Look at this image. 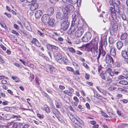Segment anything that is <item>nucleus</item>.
Here are the masks:
<instances>
[{
  "instance_id": "obj_1",
  "label": "nucleus",
  "mask_w": 128,
  "mask_h": 128,
  "mask_svg": "<svg viewBox=\"0 0 128 128\" xmlns=\"http://www.w3.org/2000/svg\"><path fill=\"white\" fill-rule=\"evenodd\" d=\"M54 56L56 60L60 64H62L63 62H66V58H62L61 54L58 52H55L54 53Z\"/></svg>"
},
{
  "instance_id": "obj_2",
  "label": "nucleus",
  "mask_w": 128,
  "mask_h": 128,
  "mask_svg": "<svg viewBox=\"0 0 128 128\" xmlns=\"http://www.w3.org/2000/svg\"><path fill=\"white\" fill-rule=\"evenodd\" d=\"M93 45L91 46V51L94 53H96V54L98 53L97 50L98 48L97 46L96 45L97 42L96 40H93Z\"/></svg>"
},
{
  "instance_id": "obj_3",
  "label": "nucleus",
  "mask_w": 128,
  "mask_h": 128,
  "mask_svg": "<svg viewBox=\"0 0 128 128\" xmlns=\"http://www.w3.org/2000/svg\"><path fill=\"white\" fill-rule=\"evenodd\" d=\"M50 16L48 14H44L42 16V20L43 23H46L50 18Z\"/></svg>"
},
{
  "instance_id": "obj_4",
  "label": "nucleus",
  "mask_w": 128,
  "mask_h": 128,
  "mask_svg": "<svg viewBox=\"0 0 128 128\" xmlns=\"http://www.w3.org/2000/svg\"><path fill=\"white\" fill-rule=\"evenodd\" d=\"M93 40H91L89 43L85 44L86 48L85 50L86 51L90 52L91 51V46L93 45Z\"/></svg>"
},
{
  "instance_id": "obj_5",
  "label": "nucleus",
  "mask_w": 128,
  "mask_h": 128,
  "mask_svg": "<svg viewBox=\"0 0 128 128\" xmlns=\"http://www.w3.org/2000/svg\"><path fill=\"white\" fill-rule=\"evenodd\" d=\"M83 32V30L81 27L78 28L77 30L76 31V35L78 37L81 36Z\"/></svg>"
},
{
  "instance_id": "obj_6",
  "label": "nucleus",
  "mask_w": 128,
  "mask_h": 128,
  "mask_svg": "<svg viewBox=\"0 0 128 128\" xmlns=\"http://www.w3.org/2000/svg\"><path fill=\"white\" fill-rule=\"evenodd\" d=\"M111 24L112 26V27L111 29V31H112L114 32L116 30L118 29V25L117 24L116 22L113 21L111 23Z\"/></svg>"
},
{
  "instance_id": "obj_7",
  "label": "nucleus",
  "mask_w": 128,
  "mask_h": 128,
  "mask_svg": "<svg viewBox=\"0 0 128 128\" xmlns=\"http://www.w3.org/2000/svg\"><path fill=\"white\" fill-rule=\"evenodd\" d=\"M38 7V4L36 2L32 3L31 4L30 9L32 11H34L37 9Z\"/></svg>"
},
{
  "instance_id": "obj_8",
  "label": "nucleus",
  "mask_w": 128,
  "mask_h": 128,
  "mask_svg": "<svg viewBox=\"0 0 128 128\" xmlns=\"http://www.w3.org/2000/svg\"><path fill=\"white\" fill-rule=\"evenodd\" d=\"M105 60L106 62L109 64L111 62H113V59L110 56L108 55H106L105 57Z\"/></svg>"
},
{
  "instance_id": "obj_9",
  "label": "nucleus",
  "mask_w": 128,
  "mask_h": 128,
  "mask_svg": "<svg viewBox=\"0 0 128 128\" xmlns=\"http://www.w3.org/2000/svg\"><path fill=\"white\" fill-rule=\"evenodd\" d=\"M92 37V35L91 33L90 32L86 33V35L82 38V39H84L85 40H90V39Z\"/></svg>"
},
{
  "instance_id": "obj_10",
  "label": "nucleus",
  "mask_w": 128,
  "mask_h": 128,
  "mask_svg": "<svg viewBox=\"0 0 128 128\" xmlns=\"http://www.w3.org/2000/svg\"><path fill=\"white\" fill-rule=\"evenodd\" d=\"M42 12L41 10H39L36 12L35 14V16L36 18H40L42 14Z\"/></svg>"
},
{
  "instance_id": "obj_11",
  "label": "nucleus",
  "mask_w": 128,
  "mask_h": 128,
  "mask_svg": "<svg viewBox=\"0 0 128 128\" xmlns=\"http://www.w3.org/2000/svg\"><path fill=\"white\" fill-rule=\"evenodd\" d=\"M62 10L64 14V16L65 18L66 19H68V12L67 10L64 8H62Z\"/></svg>"
},
{
  "instance_id": "obj_12",
  "label": "nucleus",
  "mask_w": 128,
  "mask_h": 128,
  "mask_svg": "<svg viewBox=\"0 0 128 128\" xmlns=\"http://www.w3.org/2000/svg\"><path fill=\"white\" fill-rule=\"evenodd\" d=\"M128 52L125 50H122V57L126 59H128Z\"/></svg>"
},
{
  "instance_id": "obj_13",
  "label": "nucleus",
  "mask_w": 128,
  "mask_h": 128,
  "mask_svg": "<svg viewBox=\"0 0 128 128\" xmlns=\"http://www.w3.org/2000/svg\"><path fill=\"white\" fill-rule=\"evenodd\" d=\"M56 18L58 20H62L64 18L62 14L60 12H57L56 15Z\"/></svg>"
},
{
  "instance_id": "obj_14",
  "label": "nucleus",
  "mask_w": 128,
  "mask_h": 128,
  "mask_svg": "<svg viewBox=\"0 0 128 128\" xmlns=\"http://www.w3.org/2000/svg\"><path fill=\"white\" fill-rule=\"evenodd\" d=\"M110 54L112 56H114L116 55V52L115 48L114 47L112 46L110 48Z\"/></svg>"
},
{
  "instance_id": "obj_15",
  "label": "nucleus",
  "mask_w": 128,
  "mask_h": 128,
  "mask_svg": "<svg viewBox=\"0 0 128 128\" xmlns=\"http://www.w3.org/2000/svg\"><path fill=\"white\" fill-rule=\"evenodd\" d=\"M48 12L49 15H51L53 14L54 12V9L52 7H50L48 8Z\"/></svg>"
},
{
  "instance_id": "obj_16",
  "label": "nucleus",
  "mask_w": 128,
  "mask_h": 128,
  "mask_svg": "<svg viewBox=\"0 0 128 128\" xmlns=\"http://www.w3.org/2000/svg\"><path fill=\"white\" fill-rule=\"evenodd\" d=\"M48 20L47 23L50 26L53 25L55 22V20L54 19L50 18H49Z\"/></svg>"
},
{
  "instance_id": "obj_17",
  "label": "nucleus",
  "mask_w": 128,
  "mask_h": 128,
  "mask_svg": "<svg viewBox=\"0 0 128 128\" xmlns=\"http://www.w3.org/2000/svg\"><path fill=\"white\" fill-rule=\"evenodd\" d=\"M22 124L20 123H15L13 125L12 128H20Z\"/></svg>"
},
{
  "instance_id": "obj_18",
  "label": "nucleus",
  "mask_w": 128,
  "mask_h": 128,
  "mask_svg": "<svg viewBox=\"0 0 128 128\" xmlns=\"http://www.w3.org/2000/svg\"><path fill=\"white\" fill-rule=\"evenodd\" d=\"M117 47L118 49L120 50L123 45V42L121 41H119L116 43Z\"/></svg>"
},
{
  "instance_id": "obj_19",
  "label": "nucleus",
  "mask_w": 128,
  "mask_h": 128,
  "mask_svg": "<svg viewBox=\"0 0 128 128\" xmlns=\"http://www.w3.org/2000/svg\"><path fill=\"white\" fill-rule=\"evenodd\" d=\"M77 28V26L75 24H72L70 30H69L70 31V32L71 33L74 32L76 30Z\"/></svg>"
},
{
  "instance_id": "obj_20",
  "label": "nucleus",
  "mask_w": 128,
  "mask_h": 128,
  "mask_svg": "<svg viewBox=\"0 0 128 128\" xmlns=\"http://www.w3.org/2000/svg\"><path fill=\"white\" fill-rule=\"evenodd\" d=\"M105 73H109V75L112 76H113L114 75V73L112 71V69L110 68H108L106 70Z\"/></svg>"
},
{
  "instance_id": "obj_21",
  "label": "nucleus",
  "mask_w": 128,
  "mask_h": 128,
  "mask_svg": "<svg viewBox=\"0 0 128 128\" xmlns=\"http://www.w3.org/2000/svg\"><path fill=\"white\" fill-rule=\"evenodd\" d=\"M99 53L100 54H102V56L103 57L106 54V53L103 50L102 46H100V48H99Z\"/></svg>"
},
{
  "instance_id": "obj_22",
  "label": "nucleus",
  "mask_w": 128,
  "mask_h": 128,
  "mask_svg": "<svg viewBox=\"0 0 128 128\" xmlns=\"http://www.w3.org/2000/svg\"><path fill=\"white\" fill-rule=\"evenodd\" d=\"M106 73L104 72V71H102L100 74V76L101 78L103 80H105L106 79L105 76L106 75Z\"/></svg>"
},
{
  "instance_id": "obj_23",
  "label": "nucleus",
  "mask_w": 128,
  "mask_h": 128,
  "mask_svg": "<svg viewBox=\"0 0 128 128\" xmlns=\"http://www.w3.org/2000/svg\"><path fill=\"white\" fill-rule=\"evenodd\" d=\"M67 8L69 12H72L74 10V6L72 5H69L67 6Z\"/></svg>"
},
{
  "instance_id": "obj_24",
  "label": "nucleus",
  "mask_w": 128,
  "mask_h": 128,
  "mask_svg": "<svg viewBox=\"0 0 128 128\" xmlns=\"http://www.w3.org/2000/svg\"><path fill=\"white\" fill-rule=\"evenodd\" d=\"M50 73H52L55 70V68L53 66H49L48 67Z\"/></svg>"
},
{
  "instance_id": "obj_25",
  "label": "nucleus",
  "mask_w": 128,
  "mask_h": 128,
  "mask_svg": "<svg viewBox=\"0 0 128 128\" xmlns=\"http://www.w3.org/2000/svg\"><path fill=\"white\" fill-rule=\"evenodd\" d=\"M128 34L126 33H124L121 36L120 38L122 40H124L127 38Z\"/></svg>"
},
{
  "instance_id": "obj_26",
  "label": "nucleus",
  "mask_w": 128,
  "mask_h": 128,
  "mask_svg": "<svg viewBox=\"0 0 128 128\" xmlns=\"http://www.w3.org/2000/svg\"><path fill=\"white\" fill-rule=\"evenodd\" d=\"M21 117L19 115H13L12 116L11 118H16V120H20V118Z\"/></svg>"
},
{
  "instance_id": "obj_27",
  "label": "nucleus",
  "mask_w": 128,
  "mask_h": 128,
  "mask_svg": "<svg viewBox=\"0 0 128 128\" xmlns=\"http://www.w3.org/2000/svg\"><path fill=\"white\" fill-rule=\"evenodd\" d=\"M69 25V23H67V24H66V26H64V25L63 24L62 26H61V28L62 29H63L64 30H66L68 28Z\"/></svg>"
},
{
  "instance_id": "obj_28",
  "label": "nucleus",
  "mask_w": 128,
  "mask_h": 128,
  "mask_svg": "<svg viewBox=\"0 0 128 128\" xmlns=\"http://www.w3.org/2000/svg\"><path fill=\"white\" fill-rule=\"evenodd\" d=\"M96 88L100 92H101L102 93V94H104V92H106L105 90H104L103 89H101L99 86H96Z\"/></svg>"
},
{
  "instance_id": "obj_29",
  "label": "nucleus",
  "mask_w": 128,
  "mask_h": 128,
  "mask_svg": "<svg viewBox=\"0 0 128 128\" xmlns=\"http://www.w3.org/2000/svg\"><path fill=\"white\" fill-rule=\"evenodd\" d=\"M100 43L101 44L102 46H104L105 47L107 45V42L106 40H101Z\"/></svg>"
},
{
  "instance_id": "obj_30",
  "label": "nucleus",
  "mask_w": 128,
  "mask_h": 128,
  "mask_svg": "<svg viewBox=\"0 0 128 128\" xmlns=\"http://www.w3.org/2000/svg\"><path fill=\"white\" fill-rule=\"evenodd\" d=\"M112 16L113 20L116 19L117 18L116 15V11L114 12L111 13Z\"/></svg>"
},
{
  "instance_id": "obj_31",
  "label": "nucleus",
  "mask_w": 128,
  "mask_h": 128,
  "mask_svg": "<svg viewBox=\"0 0 128 128\" xmlns=\"http://www.w3.org/2000/svg\"><path fill=\"white\" fill-rule=\"evenodd\" d=\"M118 83L120 84L124 85H126L128 84V82L127 81L124 80H122L119 81Z\"/></svg>"
},
{
  "instance_id": "obj_32",
  "label": "nucleus",
  "mask_w": 128,
  "mask_h": 128,
  "mask_svg": "<svg viewBox=\"0 0 128 128\" xmlns=\"http://www.w3.org/2000/svg\"><path fill=\"white\" fill-rule=\"evenodd\" d=\"M69 3L71 4H76L78 2V0H69Z\"/></svg>"
},
{
  "instance_id": "obj_33",
  "label": "nucleus",
  "mask_w": 128,
  "mask_h": 128,
  "mask_svg": "<svg viewBox=\"0 0 128 128\" xmlns=\"http://www.w3.org/2000/svg\"><path fill=\"white\" fill-rule=\"evenodd\" d=\"M128 124H121L119 126L120 128H125L126 127H127Z\"/></svg>"
},
{
  "instance_id": "obj_34",
  "label": "nucleus",
  "mask_w": 128,
  "mask_h": 128,
  "mask_svg": "<svg viewBox=\"0 0 128 128\" xmlns=\"http://www.w3.org/2000/svg\"><path fill=\"white\" fill-rule=\"evenodd\" d=\"M52 45L49 44H46V46L47 49L50 50H52Z\"/></svg>"
},
{
  "instance_id": "obj_35",
  "label": "nucleus",
  "mask_w": 128,
  "mask_h": 128,
  "mask_svg": "<svg viewBox=\"0 0 128 128\" xmlns=\"http://www.w3.org/2000/svg\"><path fill=\"white\" fill-rule=\"evenodd\" d=\"M68 19L66 20L65 19V20L62 23V24H61V26H62V25H64V26H66V24H67V23H69L68 22Z\"/></svg>"
},
{
  "instance_id": "obj_36",
  "label": "nucleus",
  "mask_w": 128,
  "mask_h": 128,
  "mask_svg": "<svg viewBox=\"0 0 128 128\" xmlns=\"http://www.w3.org/2000/svg\"><path fill=\"white\" fill-rule=\"evenodd\" d=\"M96 97L97 98L100 100H102L104 98L102 96L98 94H97L96 95Z\"/></svg>"
},
{
  "instance_id": "obj_37",
  "label": "nucleus",
  "mask_w": 128,
  "mask_h": 128,
  "mask_svg": "<svg viewBox=\"0 0 128 128\" xmlns=\"http://www.w3.org/2000/svg\"><path fill=\"white\" fill-rule=\"evenodd\" d=\"M69 51L71 52L72 53H74L76 51L75 50L72 48H68Z\"/></svg>"
},
{
  "instance_id": "obj_38",
  "label": "nucleus",
  "mask_w": 128,
  "mask_h": 128,
  "mask_svg": "<svg viewBox=\"0 0 128 128\" xmlns=\"http://www.w3.org/2000/svg\"><path fill=\"white\" fill-rule=\"evenodd\" d=\"M114 3L118 6L120 4V2L119 0H114Z\"/></svg>"
},
{
  "instance_id": "obj_39",
  "label": "nucleus",
  "mask_w": 128,
  "mask_h": 128,
  "mask_svg": "<svg viewBox=\"0 0 128 128\" xmlns=\"http://www.w3.org/2000/svg\"><path fill=\"white\" fill-rule=\"evenodd\" d=\"M110 11L111 13L114 12L115 11L114 8L113 6H111L110 7Z\"/></svg>"
},
{
  "instance_id": "obj_40",
  "label": "nucleus",
  "mask_w": 128,
  "mask_h": 128,
  "mask_svg": "<svg viewBox=\"0 0 128 128\" xmlns=\"http://www.w3.org/2000/svg\"><path fill=\"white\" fill-rule=\"evenodd\" d=\"M0 62L4 64L5 62L4 60L2 58V56L0 55Z\"/></svg>"
},
{
  "instance_id": "obj_41",
  "label": "nucleus",
  "mask_w": 128,
  "mask_h": 128,
  "mask_svg": "<svg viewBox=\"0 0 128 128\" xmlns=\"http://www.w3.org/2000/svg\"><path fill=\"white\" fill-rule=\"evenodd\" d=\"M66 69L68 70L74 72V69L71 67H67L66 68Z\"/></svg>"
},
{
  "instance_id": "obj_42",
  "label": "nucleus",
  "mask_w": 128,
  "mask_h": 128,
  "mask_svg": "<svg viewBox=\"0 0 128 128\" xmlns=\"http://www.w3.org/2000/svg\"><path fill=\"white\" fill-rule=\"evenodd\" d=\"M118 6L119 8H120L121 9H122V10H123L124 8V5L122 4H120L119 5H118Z\"/></svg>"
},
{
  "instance_id": "obj_43",
  "label": "nucleus",
  "mask_w": 128,
  "mask_h": 128,
  "mask_svg": "<svg viewBox=\"0 0 128 128\" xmlns=\"http://www.w3.org/2000/svg\"><path fill=\"white\" fill-rule=\"evenodd\" d=\"M35 44L38 47H40L41 45L40 43L38 42V40H35Z\"/></svg>"
},
{
  "instance_id": "obj_44",
  "label": "nucleus",
  "mask_w": 128,
  "mask_h": 128,
  "mask_svg": "<svg viewBox=\"0 0 128 128\" xmlns=\"http://www.w3.org/2000/svg\"><path fill=\"white\" fill-rule=\"evenodd\" d=\"M72 25H74L75 24V21L76 20V19L75 18H74L73 17V16H72Z\"/></svg>"
},
{
  "instance_id": "obj_45",
  "label": "nucleus",
  "mask_w": 128,
  "mask_h": 128,
  "mask_svg": "<svg viewBox=\"0 0 128 128\" xmlns=\"http://www.w3.org/2000/svg\"><path fill=\"white\" fill-rule=\"evenodd\" d=\"M28 65L30 68H32L33 69H35L36 68V66L32 64H30V65H29L30 64H29Z\"/></svg>"
},
{
  "instance_id": "obj_46",
  "label": "nucleus",
  "mask_w": 128,
  "mask_h": 128,
  "mask_svg": "<svg viewBox=\"0 0 128 128\" xmlns=\"http://www.w3.org/2000/svg\"><path fill=\"white\" fill-rule=\"evenodd\" d=\"M121 17L123 20H126V16L124 14H122L121 15Z\"/></svg>"
},
{
  "instance_id": "obj_47",
  "label": "nucleus",
  "mask_w": 128,
  "mask_h": 128,
  "mask_svg": "<svg viewBox=\"0 0 128 128\" xmlns=\"http://www.w3.org/2000/svg\"><path fill=\"white\" fill-rule=\"evenodd\" d=\"M102 114L103 116L106 118L108 117V116L106 114L103 112H102Z\"/></svg>"
},
{
  "instance_id": "obj_48",
  "label": "nucleus",
  "mask_w": 128,
  "mask_h": 128,
  "mask_svg": "<svg viewBox=\"0 0 128 128\" xmlns=\"http://www.w3.org/2000/svg\"><path fill=\"white\" fill-rule=\"evenodd\" d=\"M90 75L89 74L87 73H86L85 74V78L86 79L88 80L90 78Z\"/></svg>"
},
{
  "instance_id": "obj_49",
  "label": "nucleus",
  "mask_w": 128,
  "mask_h": 128,
  "mask_svg": "<svg viewBox=\"0 0 128 128\" xmlns=\"http://www.w3.org/2000/svg\"><path fill=\"white\" fill-rule=\"evenodd\" d=\"M102 68L101 65L98 66V72L100 73V71H102Z\"/></svg>"
},
{
  "instance_id": "obj_50",
  "label": "nucleus",
  "mask_w": 128,
  "mask_h": 128,
  "mask_svg": "<svg viewBox=\"0 0 128 128\" xmlns=\"http://www.w3.org/2000/svg\"><path fill=\"white\" fill-rule=\"evenodd\" d=\"M37 116L38 117H39L40 118H43L44 117V116L42 114H37Z\"/></svg>"
},
{
  "instance_id": "obj_51",
  "label": "nucleus",
  "mask_w": 128,
  "mask_h": 128,
  "mask_svg": "<svg viewBox=\"0 0 128 128\" xmlns=\"http://www.w3.org/2000/svg\"><path fill=\"white\" fill-rule=\"evenodd\" d=\"M82 65L87 69H88L89 68V67L88 66V65L85 63H82Z\"/></svg>"
},
{
  "instance_id": "obj_52",
  "label": "nucleus",
  "mask_w": 128,
  "mask_h": 128,
  "mask_svg": "<svg viewBox=\"0 0 128 128\" xmlns=\"http://www.w3.org/2000/svg\"><path fill=\"white\" fill-rule=\"evenodd\" d=\"M76 120L77 121H78L81 124H83L84 123V122L83 121L79 118H78V119H76Z\"/></svg>"
},
{
  "instance_id": "obj_53",
  "label": "nucleus",
  "mask_w": 128,
  "mask_h": 128,
  "mask_svg": "<svg viewBox=\"0 0 128 128\" xmlns=\"http://www.w3.org/2000/svg\"><path fill=\"white\" fill-rule=\"evenodd\" d=\"M52 50H57L58 49V47L53 45H52Z\"/></svg>"
},
{
  "instance_id": "obj_54",
  "label": "nucleus",
  "mask_w": 128,
  "mask_h": 128,
  "mask_svg": "<svg viewBox=\"0 0 128 128\" xmlns=\"http://www.w3.org/2000/svg\"><path fill=\"white\" fill-rule=\"evenodd\" d=\"M73 99L76 101V102H79V100L76 96L74 97L73 98Z\"/></svg>"
},
{
  "instance_id": "obj_55",
  "label": "nucleus",
  "mask_w": 128,
  "mask_h": 128,
  "mask_svg": "<svg viewBox=\"0 0 128 128\" xmlns=\"http://www.w3.org/2000/svg\"><path fill=\"white\" fill-rule=\"evenodd\" d=\"M0 24L2 27L6 29V28H7V26L4 24H3L2 23H0Z\"/></svg>"
},
{
  "instance_id": "obj_56",
  "label": "nucleus",
  "mask_w": 128,
  "mask_h": 128,
  "mask_svg": "<svg viewBox=\"0 0 128 128\" xmlns=\"http://www.w3.org/2000/svg\"><path fill=\"white\" fill-rule=\"evenodd\" d=\"M34 78V75L32 74H30V76L29 78L30 80H32Z\"/></svg>"
},
{
  "instance_id": "obj_57",
  "label": "nucleus",
  "mask_w": 128,
  "mask_h": 128,
  "mask_svg": "<svg viewBox=\"0 0 128 128\" xmlns=\"http://www.w3.org/2000/svg\"><path fill=\"white\" fill-rule=\"evenodd\" d=\"M11 32L13 34H15L17 35H19L18 33V32L14 30H12Z\"/></svg>"
},
{
  "instance_id": "obj_58",
  "label": "nucleus",
  "mask_w": 128,
  "mask_h": 128,
  "mask_svg": "<svg viewBox=\"0 0 128 128\" xmlns=\"http://www.w3.org/2000/svg\"><path fill=\"white\" fill-rule=\"evenodd\" d=\"M14 28L16 29L19 30V27L16 24H14Z\"/></svg>"
},
{
  "instance_id": "obj_59",
  "label": "nucleus",
  "mask_w": 128,
  "mask_h": 128,
  "mask_svg": "<svg viewBox=\"0 0 128 128\" xmlns=\"http://www.w3.org/2000/svg\"><path fill=\"white\" fill-rule=\"evenodd\" d=\"M38 34L40 35L42 37H43L44 36V34L42 33L40 31H39V30H38Z\"/></svg>"
},
{
  "instance_id": "obj_60",
  "label": "nucleus",
  "mask_w": 128,
  "mask_h": 128,
  "mask_svg": "<svg viewBox=\"0 0 128 128\" xmlns=\"http://www.w3.org/2000/svg\"><path fill=\"white\" fill-rule=\"evenodd\" d=\"M9 116V115L7 114H6V115H5L4 117V118H5V119H6V120H9L10 119V118H8V116Z\"/></svg>"
},
{
  "instance_id": "obj_61",
  "label": "nucleus",
  "mask_w": 128,
  "mask_h": 128,
  "mask_svg": "<svg viewBox=\"0 0 128 128\" xmlns=\"http://www.w3.org/2000/svg\"><path fill=\"white\" fill-rule=\"evenodd\" d=\"M0 47L3 50L5 51L6 50V48L3 45L1 44Z\"/></svg>"
},
{
  "instance_id": "obj_62",
  "label": "nucleus",
  "mask_w": 128,
  "mask_h": 128,
  "mask_svg": "<svg viewBox=\"0 0 128 128\" xmlns=\"http://www.w3.org/2000/svg\"><path fill=\"white\" fill-rule=\"evenodd\" d=\"M127 78V77H125L122 76H118V79H124V78Z\"/></svg>"
},
{
  "instance_id": "obj_63",
  "label": "nucleus",
  "mask_w": 128,
  "mask_h": 128,
  "mask_svg": "<svg viewBox=\"0 0 128 128\" xmlns=\"http://www.w3.org/2000/svg\"><path fill=\"white\" fill-rule=\"evenodd\" d=\"M56 105L57 108H60L61 106L60 105L58 102H57L56 104Z\"/></svg>"
},
{
  "instance_id": "obj_64",
  "label": "nucleus",
  "mask_w": 128,
  "mask_h": 128,
  "mask_svg": "<svg viewBox=\"0 0 128 128\" xmlns=\"http://www.w3.org/2000/svg\"><path fill=\"white\" fill-rule=\"evenodd\" d=\"M45 111L47 114H48L50 112V110L49 108L48 107Z\"/></svg>"
}]
</instances>
